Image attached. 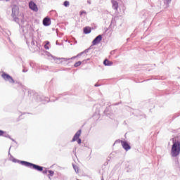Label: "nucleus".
Instances as JSON below:
<instances>
[{"mask_svg":"<svg viewBox=\"0 0 180 180\" xmlns=\"http://www.w3.org/2000/svg\"><path fill=\"white\" fill-rule=\"evenodd\" d=\"M72 167H73L75 172H77V174H78V172H79V169L78 168V166H77L75 165H72Z\"/></svg>","mask_w":180,"mask_h":180,"instance_id":"18","label":"nucleus"},{"mask_svg":"<svg viewBox=\"0 0 180 180\" xmlns=\"http://www.w3.org/2000/svg\"><path fill=\"white\" fill-rule=\"evenodd\" d=\"M89 51V49H86L84 51L78 53L76 56H72L70 58H57L53 55H51L50 53L48 51H46V54L49 58V60H51L52 63H56V64H60V63H63L61 60H63L64 61H68L70 60H75L77 57H81V56H83V54H86Z\"/></svg>","mask_w":180,"mask_h":180,"instance_id":"1","label":"nucleus"},{"mask_svg":"<svg viewBox=\"0 0 180 180\" xmlns=\"http://www.w3.org/2000/svg\"><path fill=\"white\" fill-rule=\"evenodd\" d=\"M89 51V49H86L84 51L78 53L76 56H72L70 58H57L53 55H51L50 53L48 51H46V54L49 58V60H51L52 63H56V64H60V63H63L61 60H63L64 61H68L70 60H75L77 57H81V56H83V54H86Z\"/></svg>","mask_w":180,"mask_h":180,"instance_id":"2","label":"nucleus"},{"mask_svg":"<svg viewBox=\"0 0 180 180\" xmlns=\"http://www.w3.org/2000/svg\"><path fill=\"white\" fill-rule=\"evenodd\" d=\"M115 53V51H112L110 52V54H113Z\"/></svg>","mask_w":180,"mask_h":180,"instance_id":"27","label":"nucleus"},{"mask_svg":"<svg viewBox=\"0 0 180 180\" xmlns=\"http://www.w3.org/2000/svg\"><path fill=\"white\" fill-rule=\"evenodd\" d=\"M22 165H25V167H28L32 169H36L37 171H43V167L26 162V161H21Z\"/></svg>","mask_w":180,"mask_h":180,"instance_id":"4","label":"nucleus"},{"mask_svg":"<svg viewBox=\"0 0 180 180\" xmlns=\"http://www.w3.org/2000/svg\"><path fill=\"white\" fill-rule=\"evenodd\" d=\"M102 41V35L97 36L92 41L93 46H96V44H99Z\"/></svg>","mask_w":180,"mask_h":180,"instance_id":"10","label":"nucleus"},{"mask_svg":"<svg viewBox=\"0 0 180 180\" xmlns=\"http://www.w3.org/2000/svg\"><path fill=\"white\" fill-rule=\"evenodd\" d=\"M29 8L30 9H31V11H33L34 12H37V11H39L37 5H36L33 1H30L29 3Z\"/></svg>","mask_w":180,"mask_h":180,"instance_id":"9","label":"nucleus"},{"mask_svg":"<svg viewBox=\"0 0 180 180\" xmlns=\"http://www.w3.org/2000/svg\"><path fill=\"white\" fill-rule=\"evenodd\" d=\"M87 61H89V58L87 59Z\"/></svg>","mask_w":180,"mask_h":180,"instance_id":"30","label":"nucleus"},{"mask_svg":"<svg viewBox=\"0 0 180 180\" xmlns=\"http://www.w3.org/2000/svg\"><path fill=\"white\" fill-rule=\"evenodd\" d=\"M1 77L5 79V81H9L11 84H15V80H13V78H12L9 75L3 73Z\"/></svg>","mask_w":180,"mask_h":180,"instance_id":"7","label":"nucleus"},{"mask_svg":"<svg viewBox=\"0 0 180 180\" xmlns=\"http://www.w3.org/2000/svg\"><path fill=\"white\" fill-rule=\"evenodd\" d=\"M13 162H16V159H13Z\"/></svg>","mask_w":180,"mask_h":180,"instance_id":"26","label":"nucleus"},{"mask_svg":"<svg viewBox=\"0 0 180 180\" xmlns=\"http://www.w3.org/2000/svg\"><path fill=\"white\" fill-rule=\"evenodd\" d=\"M48 176L49 178V179H51V176H53L54 175V172H53L52 170H49L48 171Z\"/></svg>","mask_w":180,"mask_h":180,"instance_id":"17","label":"nucleus"},{"mask_svg":"<svg viewBox=\"0 0 180 180\" xmlns=\"http://www.w3.org/2000/svg\"><path fill=\"white\" fill-rule=\"evenodd\" d=\"M83 63H86V60H83Z\"/></svg>","mask_w":180,"mask_h":180,"instance_id":"29","label":"nucleus"},{"mask_svg":"<svg viewBox=\"0 0 180 180\" xmlns=\"http://www.w3.org/2000/svg\"><path fill=\"white\" fill-rule=\"evenodd\" d=\"M103 64L105 66H108V67H110V65H113V62L108 60V59H105L104 61H103Z\"/></svg>","mask_w":180,"mask_h":180,"instance_id":"14","label":"nucleus"},{"mask_svg":"<svg viewBox=\"0 0 180 180\" xmlns=\"http://www.w3.org/2000/svg\"><path fill=\"white\" fill-rule=\"evenodd\" d=\"M170 154L172 157H178V155H179L180 154V142L179 141L173 142Z\"/></svg>","mask_w":180,"mask_h":180,"instance_id":"3","label":"nucleus"},{"mask_svg":"<svg viewBox=\"0 0 180 180\" xmlns=\"http://www.w3.org/2000/svg\"><path fill=\"white\" fill-rule=\"evenodd\" d=\"M81 131H82L81 129H79V131H77L76 132L72 141H77V140L78 144H81L82 140H81V139H79V136H81Z\"/></svg>","mask_w":180,"mask_h":180,"instance_id":"6","label":"nucleus"},{"mask_svg":"<svg viewBox=\"0 0 180 180\" xmlns=\"http://www.w3.org/2000/svg\"><path fill=\"white\" fill-rule=\"evenodd\" d=\"M43 25L44 26H46V18L43 20Z\"/></svg>","mask_w":180,"mask_h":180,"instance_id":"24","label":"nucleus"},{"mask_svg":"<svg viewBox=\"0 0 180 180\" xmlns=\"http://www.w3.org/2000/svg\"><path fill=\"white\" fill-rule=\"evenodd\" d=\"M122 148L125 151H129L131 147L126 141H120Z\"/></svg>","mask_w":180,"mask_h":180,"instance_id":"8","label":"nucleus"},{"mask_svg":"<svg viewBox=\"0 0 180 180\" xmlns=\"http://www.w3.org/2000/svg\"><path fill=\"white\" fill-rule=\"evenodd\" d=\"M112 9H115V11H117L118 8H119V4L117 3V1L112 0Z\"/></svg>","mask_w":180,"mask_h":180,"instance_id":"12","label":"nucleus"},{"mask_svg":"<svg viewBox=\"0 0 180 180\" xmlns=\"http://www.w3.org/2000/svg\"><path fill=\"white\" fill-rule=\"evenodd\" d=\"M80 15H86V11H81Z\"/></svg>","mask_w":180,"mask_h":180,"instance_id":"23","label":"nucleus"},{"mask_svg":"<svg viewBox=\"0 0 180 180\" xmlns=\"http://www.w3.org/2000/svg\"><path fill=\"white\" fill-rule=\"evenodd\" d=\"M87 4H89V5H91V0H87Z\"/></svg>","mask_w":180,"mask_h":180,"instance_id":"25","label":"nucleus"},{"mask_svg":"<svg viewBox=\"0 0 180 180\" xmlns=\"http://www.w3.org/2000/svg\"><path fill=\"white\" fill-rule=\"evenodd\" d=\"M171 1L172 0H164L165 8H168L169 4H171Z\"/></svg>","mask_w":180,"mask_h":180,"instance_id":"16","label":"nucleus"},{"mask_svg":"<svg viewBox=\"0 0 180 180\" xmlns=\"http://www.w3.org/2000/svg\"><path fill=\"white\" fill-rule=\"evenodd\" d=\"M50 44V41H46V50H49L50 47H51V46H49Z\"/></svg>","mask_w":180,"mask_h":180,"instance_id":"19","label":"nucleus"},{"mask_svg":"<svg viewBox=\"0 0 180 180\" xmlns=\"http://www.w3.org/2000/svg\"><path fill=\"white\" fill-rule=\"evenodd\" d=\"M30 50L32 53H34L35 51H37L39 50V47L37 46V45L34 44V41L31 42Z\"/></svg>","mask_w":180,"mask_h":180,"instance_id":"11","label":"nucleus"},{"mask_svg":"<svg viewBox=\"0 0 180 180\" xmlns=\"http://www.w3.org/2000/svg\"><path fill=\"white\" fill-rule=\"evenodd\" d=\"M81 64H82V62L78 61L76 63H75L74 67H75V68L79 67V65H81Z\"/></svg>","mask_w":180,"mask_h":180,"instance_id":"21","label":"nucleus"},{"mask_svg":"<svg viewBox=\"0 0 180 180\" xmlns=\"http://www.w3.org/2000/svg\"><path fill=\"white\" fill-rule=\"evenodd\" d=\"M51 25V20L50 18L46 17V26H50Z\"/></svg>","mask_w":180,"mask_h":180,"instance_id":"15","label":"nucleus"},{"mask_svg":"<svg viewBox=\"0 0 180 180\" xmlns=\"http://www.w3.org/2000/svg\"><path fill=\"white\" fill-rule=\"evenodd\" d=\"M5 134H6V131H4L2 130H0V136H5Z\"/></svg>","mask_w":180,"mask_h":180,"instance_id":"22","label":"nucleus"},{"mask_svg":"<svg viewBox=\"0 0 180 180\" xmlns=\"http://www.w3.org/2000/svg\"><path fill=\"white\" fill-rule=\"evenodd\" d=\"M91 32H92V28H91L90 27H85L84 28V34H89V33H91Z\"/></svg>","mask_w":180,"mask_h":180,"instance_id":"13","label":"nucleus"},{"mask_svg":"<svg viewBox=\"0 0 180 180\" xmlns=\"http://www.w3.org/2000/svg\"><path fill=\"white\" fill-rule=\"evenodd\" d=\"M64 6H65L66 8L70 6V1H65L63 3Z\"/></svg>","mask_w":180,"mask_h":180,"instance_id":"20","label":"nucleus"},{"mask_svg":"<svg viewBox=\"0 0 180 180\" xmlns=\"http://www.w3.org/2000/svg\"><path fill=\"white\" fill-rule=\"evenodd\" d=\"M44 47H46V45H44Z\"/></svg>","mask_w":180,"mask_h":180,"instance_id":"31","label":"nucleus"},{"mask_svg":"<svg viewBox=\"0 0 180 180\" xmlns=\"http://www.w3.org/2000/svg\"><path fill=\"white\" fill-rule=\"evenodd\" d=\"M99 85L98 84H95V86H98Z\"/></svg>","mask_w":180,"mask_h":180,"instance_id":"28","label":"nucleus"},{"mask_svg":"<svg viewBox=\"0 0 180 180\" xmlns=\"http://www.w3.org/2000/svg\"><path fill=\"white\" fill-rule=\"evenodd\" d=\"M19 15V7L17 6H13L12 8V16L15 20V22H18L19 20V18L18 16Z\"/></svg>","mask_w":180,"mask_h":180,"instance_id":"5","label":"nucleus"}]
</instances>
